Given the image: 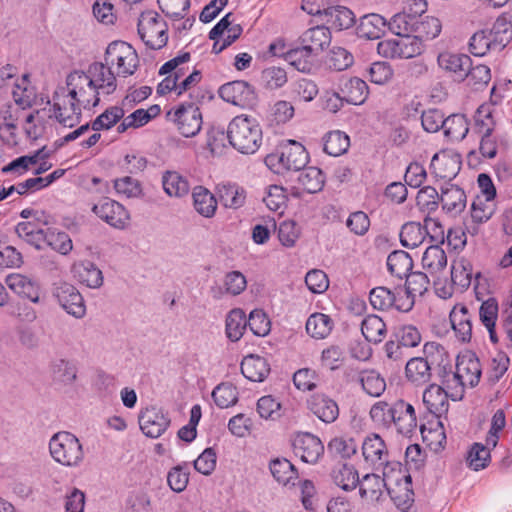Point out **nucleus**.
I'll use <instances>...</instances> for the list:
<instances>
[{
    "label": "nucleus",
    "mask_w": 512,
    "mask_h": 512,
    "mask_svg": "<svg viewBox=\"0 0 512 512\" xmlns=\"http://www.w3.org/2000/svg\"><path fill=\"white\" fill-rule=\"evenodd\" d=\"M49 157V152L43 147L33 154L25 155L16 158L12 162H10L7 166H5L2 170L3 172H14L17 175H22L26 171H28L32 166L36 165L40 160L47 159Z\"/></svg>",
    "instance_id": "nucleus-46"
},
{
    "label": "nucleus",
    "mask_w": 512,
    "mask_h": 512,
    "mask_svg": "<svg viewBox=\"0 0 512 512\" xmlns=\"http://www.w3.org/2000/svg\"><path fill=\"white\" fill-rule=\"evenodd\" d=\"M73 277L81 284L97 289L103 285L102 271L91 261L75 262L72 266Z\"/></svg>",
    "instance_id": "nucleus-25"
},
{
    "label": "nucleus",
    "mask_w": 512,
    "mask_h": 512,
    "mask_svg": "<svg viewBox=\"0 0 512 512\" xmlns=\"http://www.w3.org/2000/svg\"><path fill=\"white\" fill-rule=\"evenodd\" d=\"M219 95L224 101L242 108L252 107L257 100L253 86L245 81H233L222 85Z\"/></svg>",
    "instance_id": "nucleus-14"
},
{
    "label": "nucleus",
    "mask_w": 512,
    "mask_h": 512,
    "mask_svg": "<svg viewBox=\"0 0 512 512\" xmlns=\"http://www.w3.org/2000/svg\"><path fill=\"white\" fill-rule=\"evenodd\" d=\"M270 371V363L259 354H247L241 361V372L250 381L262 382Z\"/></svg>",
    "instance_id": "nucleus-24"
},
{
    "label": "nucleus",
    "mask_w": 512,
    "mask_h": 512,
    "mask_svg": "<svg viewBox=\"0 0 512 512\" xmlns=\"http://www.w3.org/2000/svg\"><path fill=\"white\" fill-rule=\"evenodd\" d=\"M95 89L84 71H73L66 78V86L53 94V114L64 127L72 128L80 122L82 111L90 110L100 102Z\"/></svg>",
    "instance_id": "nucleus-1"
},
{
    "label": "nucleus",
    "mask_w": 512,
    "mask_h": 512,
    "mask_svg": "<svg viewBox=\"0 0 512 512\" xmlns=\"http://www.w3.org/2000/svg\"><path fill=\"white\" fill-rule=\"evenodd\" d=\"M321 21L329 29L343 30L350 28L355 21L353 12L344 6H332L323 9Z\"/></svg>",
    "instance_id": "nucleus-31"
},
{
    "label": "nucleus",
    "mask_w": 512,
    "mask_h": 512,
    "mask_svg": "<svg viewBox=\"0 0 512 512\" xmlns=\"http://www.w3.org/2000/svg\"><path fill=\"white\" fill-rule=\"evenodd\" d=\"M247 327L245 312L240 308L232 309L226 317V334L231 341H238Z\"/></svg>",
    "instance_id": "nucleus-53"
},
{
    "label": "nucleus",
    "mask_w": 512,
    "mask_h": 512,
    "mask_svg": "<svg viewBox=\"0 0 512 512\" xmlns=\"http://www.w3.org/2000/svg\"><path fill=\"white\" fill-rule=\"evenodd\" d=\"M104 61L119 77L133 75L139 66L136 50L125 41L111 42L105 51Z\"/></svg>",
    "instance_id": "nucleus-4"
},
{
    "label": "nucleus",
    "mask_w": 512,
    "mask_h": 512,
    "mask_svg": "<svg viewBox=\"0 0 512 512\" xmlns=\"http://www.w3.org/2000/svg\"><path fill=\"white\" fill-rule=\"evenodd\" d=\"M190 54L183 53L174 57L173 59L164 63L160 70V74H171L178 82L182 81L189 73L188 62L190 61Z\"/></svg>",
    "instance_id": "nucleus-56"
},
{
    "label": "nucleus",
    "mask_w": 512,
    "mask_h": 512,
    "mask_svg": "<svg viewBox=\"0 0 512 512\" xmlns=\"http://www.w3.org/2000/svg\"><path fill=\"white\" fill-rule=\"evenodd\" d=\"M447 265V256L438 245L429 246L422 257V267L431 276L438 275Z\"/></svg>",
    "instance_id": "nucleus-43"
},
{
    "label": "nucleus",
    "mask_w": 512,
    "mask_h": 512,
    "mask_svg": "<svg viewBox=\"0 0 512 512\" xmlns=\"http://www.w3.org/2000/svg\"><path fill=\"white\" fill-rule=\"evenodd\" d=\"M408 381L415 384L427 383L431 378V366L424 357H414L405 366Z\"/></svg>",
    "instance_id": "nucleus-42"
},
{
    "label": "nucleus",
    "mask_w": 512,
    "mask_h": 512,
    "mask_svg": "<svg viewBox=\"0 0 512 512\" xmlns=\"http://www.w3.org/2000/svg\"><path fill=\"white\" fill-rule=\"evenodd\" d=\"M333 482L345 491H351L360 483L358 471L352 465L339 464L332 470Z\"/></svg>",
    "instance_id": "nucleus-44"
},
{
    "label": "nucleus",
    "mask_w": 512,
    "mask_h": 512,
    "mask_svg": "<svg viewBox=\"0 0 512 512\" xmlns=\"http://www.w3.org/2000/svg\"><path fill=\"white\" fill-rule=\"evenodd\" d=\"M360 382L364 391L372 397H379L386 389L385 379L374 370L362 372Z\"/></svg>",
    "instance_id": "nucleus-62"
},
{
    "label": "nucleus",
    "mask_w": 512,
    "mask_h": 512,
    "mask_svg": "<svg viewBox=\"0 0 512 512\" xmlns=\"http://www.w3.org/2000/svg\"><path fill=\"white\" fill-rule=\"evenodd\" d=\"M227 139L238 152L254 154L262 144V129L256 118L238 115L228 124Z\"/></svg>",
    "instance_id": "nucleus-2"
},
{
    "label": "nucleus",
    "mask_w": 512,
    "mask_h": 512,
    "mask_svg": "<svg viewBox=\"0 0 512 512\" xmlns=\"http://www.w3.org/2000/svg\"><path fill=\"white\" fill-rule=\"evenodd\" d=\"M472 276L473 266L468 259L460 257L453 261L451 266V280L454 285L461 289L468 288L471 284Z\"/></svg>",
    "instance_id": "nucleus-47"
},
{
    "label": "nucleus",
    "mask_w": 512,
    "mask_h": 512,
    "mask_svg": "<svg viewBox=\"0 0 512 512\" xmlns=\"http://www.w3.org/2000/svg\"><path fill=\"white\" fill-rule=\"evenodd\" d=\"M52 223L50 216L45 213H40L35 217V221L19 222L15 227V232L19 238L40 250L43 248L45 242V226Z\"/></svg>",
    "instance_id": "nucleus-13"
},
{
    "label": "nucleus",
    "mask_w": 512,
    "mask_h": 512,
    "mask_svg": "<svg viewBox=\"0 0 512 512\" xmlns=\"http://www.w3.org/2000/svg\"><path fill=\"white\" fill-rule=\"evenodd\" d=\"M168 121L172 122L184 137L196 136L202 128V113L193 103L180 104L167 112Z\"/></svg>",
    "instance_id": "nucleus-8"
},
{
    "label": "nucleus",
    "mask_w": 512,
    "mask_h": 512,
    "mask_svg": "<svg viewBox=\"0 0 512 512\" xmlns=\"http://www.w3.org/2000/svg\"><path fill=\"white\" fill-rule=\"evenodd\" d=\"M361 450L365 465L374 471H382L383 476H386L390 453L382 437L374 433L368 435L362 443Z\"/></svg>",
    "instance_id": "nucleus-11"
},
{
    "label": "nucleus",
    "mask_w": 512,
    "mask_h": 512,
    "mask_svg": "<svg viewBox=\"0 0 512 512\" xmlns=\"http://www.w3.org/2000/svg\"><path fill=\"white\" fill-rule=\"evenodd\" d=\"M460 168V156L452 151L442 150L431 160L432 173L438 179L452 180L459 173Z\"/></svg>",
    "instance_id": "nucleus-18"
},
{
    "label": "nucleus",
    "mask_w": 512,
    "mask_h": 512,
    "mask_svg": "<svg viewBox=\"0 0 512 512\" xmlns=\"http://www.w3.org/2000/svg\"><path fill=\"white\" fill-rule=\"evenodd\" d=\"M49 449L55 461L65 466H76L83 459L82 445L69 432L56 433L50 440Z\"/></svg>",
    "instance_id": "nucleus-7"
},
{
    "label": "nucleus",
    "mask_w": 512,
    "mask_h": 512,
    "mask_svg": "<svg viewBox=\"0 0 512 512\" xmlns=\"http://www.w3.org/2000/svg\"><path fill=\"white\" fill-rule=\"evenodd\" d=\"M298 182L307 193H317L322 190L325 180L319 168L308 167L300 172Z\"/></svg>",
    "instance_id": "nucleus-55"
},
{
    "label": "nucleus",
    "mask_w": 512,
    "mask_h": 512,
    "mask_svg": "<svg viewBox=\"0 0 512 512\" xmlns=\"http://www.w3.org/2000/svg\"><path fill=\"white\" fill-rule=\"evenodd\" d=\"M212 398L219 408H228L236 404L238 392L231 383H221L212 391Z\"/></svg>",
    "instance_id": "nucleus-63"
},
{
    "label": "nucleus",
    "mask_w": 512,
    "mask_h": 512,
    "mask_svg": "<svg viewBox=\"0 0 512 512\" xmlns=\"http://www.w3.org/2000/svg\"><path fill=\"white\" fill-rule=\"evenodd\" d=\"M308 158V153L302 144L289 140L281 146L279 152L268 155L265 161L268 166H277V172L280 173L283 170L303 169L308 163Z\"/></svg>",
    "instance_id": "nucleus-6"
},
{
    "label": "nucleus",
    "mask_w": 512,
    "mask_h": 512,
    "mask_svg": "<svg viewBox=\"0 0 512 512\" xmlns=\"http://www.w3.org/2000/svg\"><path fill=\"white\" fill-rule=\"evenodd\" d=\"M361 331L369 342L379 343L386 334V325L377 315L366 316L361 323Z\"/></svg>",
    "instance_id": "nucleus-52"
},
{
    "label": "nucleus",
    "mask_w": 512,
    "mask_h": 512,
    "mask_svg": "<svg viewBox=\"0 0 512 512\" xmlns=\"http://www.w3.org/2000/svg\"><path fill=\"white\" fill-rule=\"evenodd\" d=\"M451 399L450 390L443 385L430 384L423 393V403L428 411L441 418L449 410V401Z\"/></svg>",
    "instance_id": "nucleus-20"
},
{
    "label": "nucleus",
    "mask_w": 512,
    "mask_h": 512,
    "mask_svg": "<svg viewBox=\"0 0 512 512\" xmlns=\"http://www.w3.org/2000/svg\"><path fill=\"white\" fill-rule=\"evenodd\" d=\"M495 123L491 114L479 115L475 120L474 132L480 137L479 150L483 157L494 158L497 154V144L492 136Z\"/></svg>",
    "instance_id": "nucleus-19"
},
{
    "label": "nucleus",
    "mask_w": 512,
    "mask_h": 512,
    "mask_svg": "<svg viewBox=\"0 0 512 512\" xmlns=\"http://www.w3.org/2000/svg\"><path fill=\"white\" fill-rule=\"evenodd\" d=\"M162 187L169 197L181 198L190 191V184L186 177L176 171H166L163 173Z\"/></svg>",
    "instance_id": "nucleus-37"
},
{
    "label": "nucleus",
    "mask_w": 512,
    "mask_h": 512,
    "mask_svg": "<svg viewBox=\"0 0 512 512\" xmlns=\"http://www.w3.org/2000/svg\"><path fill=\"white\" fill-rule=\"evenodd\" d=\"M333 328L334 321L332 318L329 315L320 312L311 314L305 325L307 334L317 340L328 337Z\"/></svg>",
    "instance_id": "nucleus-36"
},
{
    "label": "nucleus",
    "mask_w": 512,
    "mask_h": 512,
    "mask_svg": "<svg viewBox=\"0 0 512 512\" xmlns=\"http://www.w3.org/2000/svg\"><path fill=\"white\" fill-rule=\"evenodd\" d=\"M435 370L441 384L450 390L451 400L454 401V397H458L457 392L458 389H460V386L457 385L454 377L455 367L453 368V365L447 356L444 357L442 355Z\"/></svg>",
    "instance_id": "nucleus-50"
},
{
    "label": "nucleus",
    "mask_w": 512,
    "mask_h": 512,
    "mask_svg": "<svg viewBox=\"0 0 512 512\" xmlns=\"http://www.w3.org/2000/svg\"><path fill=\"white\" fill-rule=\"evenodd\" d=\"M386 28V20L379 14H368L361 18L357 27L359 37L374 40L379 39Z\"/></svg>",
    "instance_id": "nucleus-38"
},
{
    "label": "nucleus",
    "mask_w": 512,
    "mask_h": 512,
    "mask_svg": "<svg viewBox=\"0 0 512 512\" xmlns=\"http://www.w3.org/2000/svg\"><path fill=\"white\" fill-rule=\"evenodd\" d=\"M57 299L62 308L76 318H82L86 313L84 299L80 292L71 284L64 283L57 288Z\"/></svg>",
    "instance_id": "nucleus-22"
},
{
    "label": "nucleus",
    "mask_w": 512,
    "mask_h": 512,
    "mask_svg": "<svg viewBox=\"0 0 512 512\" xmlns=\"http://www.w3.org/2000/svg\"><path fill=\"white\" fill-rule=\"evenodd\" d=\"M437 63L456 80H464L471 68V59L465 54L442 52L438 55Z\"/></svg>",
    "instance_id": "nucleus-23"
},
{
    "label": "nucleus",
    "mask_w": 512,
    "mask_h": 512,
    "mask_svg": "<svg viewBox=\"0 0 512 512\" xmlns=\"http://www.w3.org/2000/svg\"><path fill=\"white\" fill-rule=\"evenodd\" d=\"M387 267L392 275L402 279L406 277L413 267L410 255L405 251H394L387 258Z\"/></svg>",
    "instance_id": "nucleus-51"
},
{
    "label": "nucleus",
    "mask_w": 512,
    "mask_h": 512,
    "mask_svg": "<svg viewBox=\"0 0 512 512\" xmlns=\"http://www.w3.org/2000/svg\"><path fill=\"white\" fill-rule=\"evenodd\" d=\"M450 321L456 338L462 343L470 342L472 338V318L466 306L458 304L450 312Z\"/></svg>",
    "instance_id": "nucleus-29"
},
{
    "label": "nucleus",
    "mask_w": 512,
    "mask_h": 512,
    "mask_svg": "<svg viewBox=\"0 0 512 512\" xmlns=\"http://www.w3.org/2000/svg\"><path fill=\"white\" fill-rule=\"evenodd\" d=\"M292 446L294 454L309 464L316 463L324 452L321 440L310 433L297 434L293 439Z\"/></svg>",
    "instance_id": "nucleus-16"
},
{
    "label": "nucleus",
    "mask_w": 512,
    "mask_h": 512,
    "mask_svg": "<svg viewBox=\"0 0 512 512\" xmlns=\"http://www.w3.org/2000/svg\"><path fill=\"white\" fill-rule=\"evenodd\" d=\"M426 227H422L420 223L408 222L402 226L400 231V242L404 247L416 248L423 243L427 230L432 228L439 229V234L435 237L443 239L444 232L441 229L438 221L430 219L426 220Z\"/></svg>",
    "instance_id": "nucleus-17"
},
{
    "label": "nucleus",
    "mask_w": 512,
    "mask_h": 512,
    "mask_svg": "<svg viewBox=\"0 0 512 512\" xmlns=\"http://www.w3.org/2000/svg\"><path fill=\"white\" fill-rule=\"evenodd\" d=\"M301 40L302 44L316 55L330 44L331 34L329 28L316 26L308 29Z\"/></svg>",
    "instance_id": "nucleus-40"
},
{
    "label": "nucleus",
    "mask_w": 512,
    "mask_h": 512,
    "mask_svg": "<svg viewBox=\"0 0 512 512\" xmlns=\"http://www.w3.org/2000/svg\"><path fill=\"white\" fill-rule=\"evenodd\" d=\"M481 375L482 368L476 354H457L454 377L460 389H458V397H454V401L463 399L466 387L477 386Z\"/></svg>",
    "instance_id": "nucleus-9"
},
{
    "label": "nucleus",
    "mask_w": 512,
    "mask_h": 512,
    "mask_svg": "<svg viewBox=\"0 0 512 512\" xmlns=\"http://www.w3.org/2000/svg\"><path fill=\"white\" fill-rule=\"evenodd\" d=\"M113 187L118 196L124 198H141L143 188L139 180L130 176L117 178L113 181Z\"/></svg>",
    "instance_id": "nucleus-58"
},
{
    "label": "nucleus",
    "mask_w": 512,
    "mask_h": 512,
    "mask_svg": "<svg viewBox=\"0 0 512 512\" xmlns=\"http://www.w3.org/2000/svg\"><path fill=\"white\" fill-rule=\"evenodd\" d=\"M440 202L447 213L458 215L466 206V195L458 186L447 185L441 189Z\"/></svg>",
    "instance_id": "nucleus-33"
},
{
    "label": "nucleus",
    "mask_w": 512,
    "mask_h": 512,
    "mask_svg": "<svg viewBox=\"0 0 512 512\" xmlns=\"http://www.w3.org/2000/svg\"><path fill=\"white\" fill-rule=\"evenodd\" d=\"M92 212L102 221L115 229H125L130 224L129 211L118 201L102 198L91 208Z\"/></svg>",
    "instance_id": "nucleus-12"
},
{
    "label": "nucleus",
    "mask_w": 512,
    "mask_h": 512,
    "mask_svg": "<svg viewBox=\"0 0 512 512\" xmlns=\"http://www.w3.org/2000/svg\"><path fill=\"white\" fill-rule=\"evenodd\" d=\"M166 77L158 84L157 93L165 95L175 92L177 96L189 91L201 80V74L197 70L191 71L182 81L178 82L171 74H165Z\"/></svg>",
    "instance_id": "nucleus-28"
},
{
    "label": "nucleus",
    "mask_w": 512,
    "mask_h": 512,
    "mask_svg": "<svg viewBox=\"0 0 512 512\" xmlns=\"http://www.w3.org/2000/svg\"><path fill=\"white\" fill-rule=\"evenodd\" d=\"M488 33L494 43V50H502L512 40V23L506 16H500Z\"/></svg>",
    "instance_id": "nucleus-45"
},
{
    "label": "nucleus",
    "mask_w": 512,
    "mask_h": 512,
    "mask_svg": "<svg viewBox=\"0 0 512 512\" xmlns=\"http://www.w3.org/2000/svg\"><path fill=\"white\" fill-rule=\"evenodd\" d=\"M324 151L331 156L337 157L344 154L349 146L348 135L340 130L330 131L323 138Z\"/></svg>",
    "instance_id": "nucleus-49"
},
{
    "label": "nucleus",
    "mask_w": 512,
    "mask_h": 512,
    "mask_svg": "<svg viewBox=\"0 0 512 512\" xmlns=\"http://www.w3.org/2000/svg\"><path fill=\"white\" fill-rule=\"evenodd\" d=\"M124 114L125 112L122 107H109L93 121L92 129L94 131L108 130L119 120H123Z\"/></svg>",
    "instance_id": "nucleus-64"
},
{
    "label": "nucleus",
    "mask_w": 512,
    "mask_h": 512,
    "mask_svg": "<svg viewBox=\"0 0 512 512\" xmlns=\"http://www.w3.org/2000/svg\"><path fill=\"white\" fill-rule=\"evenodd\" d=\"M159 105H151L148 109H137L126 117L117 126L118 133H124L128 129H137L146 125L160 114Z\"/></svg>",
    "instance_id": "nucleus-34"
},
{
    "label": "nucleus",
    "mask_w": 512,
    "mask_h": 512,
    "mask_svg": "<svg viewBox=\"0 0 512 512\" xmlns=\"http://www.w3.org/2000/svg\"><path fill=\"white\" fill-rule=\"evenodd\" d=\"M216 192L220 203L228 209L237 210L246 203V190L236 183H221Z\"/></svg>",
    "instance_id": "nucleus-30"
},
{
    "label": "nucleus",
    "mask_w": 512,
    "mask_h": 512,
    "mask_svg": "<svg viewBox=\"0 0 512 512\" xmlns=\"http://www.w3.org/2000/svg\"><path fill=\"white\" fill-rule=\"evenodd\" d=\"M443 131L449 140L460 141L469 131L468 120L462 114H453L446 118Z\"/></svg>",
    "instance_id": "nucleus-54"
},
{
    "label": "nucleus",
    "mask_w": 512,
    "mask_h": 512,
    "mask_svg": "<svg viewBox=\"0 0 512 512\" xmlns=\"http://www.w3.org/2000/svg\"><path fill=\"white\" fill-rule=\"evenodd\" d=\"M44 244L62 255L69 254L73 248L72 240L67 233L51 228L46 229Z\"/></svg>",
    "instance_id": "nucleus-59"
},
{
    "label": "nucleus",
    "mask_w": 512,
    "mask_h": 512,
    "mask_svg": "<svg viewBox=\"0 0 512 512\" xmlns=\"http://www.w3.org/2000/svg\"><path fill=\"white\" fill-rule=\"evenodd\" d=\"M358 445L352 437L341 436L331 439L328 451L337 457L346 459L357 453Z\"/></svg>",
    "instance_id": "nucleus-60"
},
{
    "label": "nucleus",
    "mask_w": 512,
    "mask_h": 512,
    "mask_svg": "<svg viewBox=\"0 0 512 512\" xmlns=\"http://www.w3.org/2000/svg\"><path fill=\"white\" fill-rule=\"evenodd\" d=\"M6 284L18 295L29 299L33 303L39 302V287L30 278L22 274H11L6 279Z\"/></svg>",
    "instance_id": "nucleus-35"
},
{
    "label": "nucleus",
    "mask_w": 512,
    "mask_h": 512,
    "mask_svg": "<svg viewBox=\"0 0 512 512\" xmlns=\"http://www.w3.org/2000/svg\"><path fill=\"white\" fill-rule=\"evenodd\" d=\"M195 210L205 218H212L217 210V199L205 187L197 186L192 192Z\"/></svg>",
    "instance_id": "nucleus-39"
},
{
    "label": "nucleus",
    "mask_w": 512,
    "mask_h": 512,
    "mask_svg": "<svg viewBox=\"0 0 512 512\" xmlns=\"http://www.w3.org/2000/svg\"><path fill=\"white\" fill-rule=\"evenodd\" d=\"M339 91L347 103L361 105L368 96V86L360 78H342L339 83Z\"/></svg>",
    "instance_id": "nucleus-32"
},
{
    "label": "nucleus",
    "mask_w": 512,
    "mask_h": 512,
    "mask_svg": "<svg viewBox=\"0 0 512 512\" xmlns=\"http://www.w3.org/2000/svg\"><path fill=\"white\" fill-rule=\"evenodd\" d=\"M232 14H226L209 32L210 39L222 37L226 44L231 45L242 34V27L239 24L233 23L230 18Z\"/></svg>",
    "instance_id": "nucleus-41"
},
{
    "label": "nucleus",
    "mask_w": 512,
    "mask_h": 512,
    "mask_svg": "<svg viewBox=\"0 0 512 512\" xmlns=\"http://www.w3.org/2000/svg\"><path fill=\"white\" fill-rule=\"evenodd\" d=\"M12 95L15 103L22 109L30 107L33 104L35 91L33 87L29 85L27 75H23L22 78L16 82Z\"/></svg>",
    "instance_id": "nucleus-61"
},
{
    "label": "nucleus",
    "mask_w": 512,
    "mask_h": 512,
    "mask_svg": "<svg viewBox=\"0 0 512 512\" xmlns=\"http://www.w3.org/2000/svg\"><path fill=\"white\" fill-rule=\"evenodd\" d=\"M369 299L373 308L377 310L394 308L400 312H408L414 306L413 298L408 296L403 288L390 290L383 286L376 287L370 291Z\"/></svg>",
    "instance_id": "nucleus-10"
},
{
    "label": "nucleus",
    "mask_w": 512,
    "mask_h": 512,
    "mask_svg": "<svg viewBox=\"0 0 512 512\" xmlns=\"http://www.w3.org/2000/svg\"><path fill=\"white\" fill-rule=\"evenodd\" d=\"M311 412L325 423H333L339 416L337 403L324 394L312 395L308 401Z\"/></svg>",
    "instance_id": "nucleus-27"
},
{
    "label": "nucleus",
    "mask_w": 512,
    "mask_h": 512,
    "mask_svg": "<svg viewBox=\"0 0 512 512\" xmlns=\"http://www.w3.org/2000/svg\"><path fill=\"white\" fill-rule=\"evenodd\" d=\"M270 471L273 477L283 485L292 483L298 478L297 469L285 458H276L270 462Z\"/></svg>",
    "instance_id": "nucleus-48"
},
{
    "label": "nucleus",
    "mask_w": 512,
    "mask_h": 512,
    "mask_svg": "<svg viewBox=\"0 0 512 512\" xmlns=\"http://www.w3.org/2000/svg\"><path fill=\"white\" fill-rule=\"evenodd\" d=\"M395 421L394 425L398 433L402 435H410L417 428V418L414 407L404 400L394 402Z\"/></svg>",
    "instance_id": "nucleus-26"
},
{
    "label": "nucleus",
    "mask_w": 512,
    "mask_h": 512,
    "mask_svg": "<svg viewBox=\"0 0 512 512\" xmlns=\"http://www.w3.org/2000/svg\"><path fill=\"white\" fill-rule=\"evenodd\" d=\"M84 74L91 80L99 94L110 95L117 89L116 73L106 62H94L88 66Z\"/></svg>",
    "instance_id": "nucleus-15"
},
{
    "label": "nucleus",
    "mask_w": 512,
    "mask_h": 512,
    "mask_svg": "<svg viewBox=\"0 0 512 512\" xmlns=\"http://www.w3.org/2000/svg\"><path fill=\"white\" fill-rule=\"evenodd\" d=\"M405 22L404 14H396L391 20V28L396 37L385 39L377 44L378 53L385 58H413L424 51V43L415 35H401L400 23Z\"/></svg>",
    "instance_id": "nucleus-3"
},
{
    "label": "nucleus",
    "mask_w": 512,
    "mask_h": 512,
    "mask_svg": "<svg viewBox=\"0 0 512 512\" xmlns=\"http://www.w3.org/2000/svg\"><path fill=\"white\" fill-rule=\"evenodd\" d=\"M315 54L306 46L297 47L287 52L286 61L298 71L309 72L313 66Z\"/></svg>",
    "instance_id": "nucleus-57"
},
{
    "label": "nucleus",
    "mask_w": 512,
    "mask_h": 512,
    "mask_svg": "<svg viewBox=\"0 0 512 512\" xmlns=\"http://www.w3.org/2000/svg\"><path fill=\"white\" fill-rule=\"evenodd\" d=\"M170 424L169 418L155 407L146 408L139 416L142 432L150 438L161 436Z\"/></svg>",
    "instance_id": "nucleus-21"
},
{
    "label": "nucleus",
    "mask_w": 512,
    "mask_h": 512,
    "mask_svg": "<svg viewBox=\"0 0 512 512\" xmlns=\"http://www.w3.org/2000/svg\"><path fill=\"white\" fill-rule=\"evenodd\" d=\"M138 35L151 49H161L168 41V27L164 19L154 11L143 12L137 24Z\"/></svg>",
    "instance_id": "nucleus-5"
}]
</instances>
